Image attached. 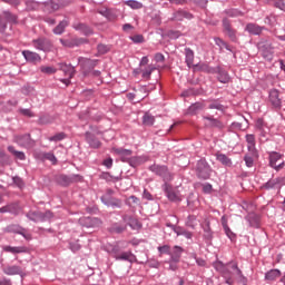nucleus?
Listing matches in <instances>:
<instances>
[{
    "instance_id": "nucleus-1",
    "label": "nucleus",
    "mask_w": 285,
    "mask_h": 285,
    "mask_svg": "<svg viewBox=\"0 0 285 285\" xmlns=\"http://www.w3.org/2000/svg\"><path fill=\"white\" fill-rule=\"evenodd\" d=\"M216 269L223 275H237V277H243L242 269L237 266V263H229L224 265L223 263H216Z\"/></svg>"
},
{
    "instance_id": "nucleus-2",
    "label": "nucleus",
    "mask_w": 285,
    "mask_h": 285,
    "mask_svg": "<svg viewBox=\"0 0 285 285\" xmlns=\"http://www.w3.org/2000/svg\"><path fill=\"white\" fill-rule=\"evenodd\" d=\"M268 161L271 168L274 170H282L284 169L285 161H284V154H279L277 151H269L268 153Z\"/></svg>"
},
{
    "instance_id": "nucleus-3",
    "label": "nucleus",
    "mask_w": 285,
    "mask_h": 285,
    "mask_svg": "<svg viewBox=\"0 0 285 285\" xmlns=\"http://www.w3.org/2000/svg\"><path fill=\"white\" fill-rule=\"evenodd\" d=\"M210 173H213L210 165L204 159L198 160L196 165V175L198 179H210Z\"/></svg>"
},
{
    "instance_id": "nucleus-4",
    "label": "nucleus",
    "mask_w": 285,
    "mask_h": 285,
    "mask_svg": "<svg viewBox=\"0 0 285 285\" xmlns=\"http://www.w3.org/2000/svg\"><path fill=\"white\" fill-rule=\"evenodd\" d=\"M31 45L36 50H40L41 52H52V48H55L52 45V41H50V39L45 37L33 39L31 41Z\"/></svg>"
},
{
    "instance_id": "nucleus-5",
    "label": "nucleus",
    "mask_w": 285,
    "mask_h": 285,
    "mask_svg": "<svg viewBox=\"0 0 285 285\" xmlns=\"http://www.w3.org/2000/svg\"><path fill=\"white\" fill-rule=\"evenodd\" d=\"M60 70L65 73V77H68L67 79H59L61 83H65V86H70L72 77L77 73V70H75V67L72 65H68L66 62H61L60 65Z\"/></svg>"
},
{
    "instance_id": "nucleus-6",
    "label": "nucleus",
    "mask_w": 285,
    "mask_h": 285,
    "mask_svg": "<svg viewBox=\"0 0 285 285\" xmlns=\"http://www.w3.org/2000/svg\"><path fill=\"white\" fill-rule=\"evenodd\" d=\"M163 190L166 195V197L169 199V202H181V194H179V190L174 189L170 184L165 183L163 185Z\"/></svg>"
},
{
    "instance_id": "nucleus-7",
    "label": "nucleus",
    "mask_w": 285,
    "mask_h": 285,
    "mask_svg": "<svg viewBox=\"0 0 285 285\" xmlns=\"http://www.w3.org/2000/svg\"><path fill=\"white\" fill-rule=\"evenodd\" d=\"M78 61L83 70V75H88L90 71L95 70L99 60L90 58H78Z\"/></svg>"
},
{
    "instance_id": "nucleus-8",
    "label": "nucleus",
    "mask_w": 285,
    "mask_h": 285,
    "mask_svg": "<svg viewBox=\"0 0 285 285\" xmlns=\"http://www.w3.org/2000/svg\"><path fill=\"white\" fill-rule=\"evenodd\" d=\"M223 32L227 35L230 41H237V30L233 28L228 18L223 19Z\"/></svg>"
},
{
    "instance_id": "nucleus-9",
    "label": "nucleus",
    "mask_w": 285,
    "mask_h": 285,
    "mask_svg": "<svg viewBox=\"0 0 285 285\" xmlns=\"http://www.w3.org/2000/svg\"><path fill=\"white\" fill-rule=\"evenodd\" d=\"M14 141L22 148H32V146H35V141L30 138V134L14 136Z\"/></svg>"
},
{
    "instance_id": "nucleus-10",
    "label": "nucleus",
    "mask_w": 285,
    "mask_h": 285,
    "mask_svg": "<svg viewBox=\"0 0 285 285\" xmlns=\"http://www.w3.org/2000/svg\"><path fill=\"white\" fill-rule=\"evenodd\" d=\"M81 226H86V228H92L95 226H101V220L97 217L83 216L79 219Z\"/></svg>"
},
{
    "instance_id": "nucleus-11",
    "label": "nucleus",
    "mask_w": 285,
    "mask_h": 285,
    "mask_svg": "<svg viewBox=\"0 0 285 285\" xmlns=\"http://www.w3.org/2000/svg\"><path fill=\"white\" fill-rule=\"evenodd\" d=\"M149 170L154 173V175H158V177H163V179L168 180V167L161 165H151L149 166Z\"/></svg>"
},
{
    "instance_id": "nucleus-12",
    "label": "nucleus",
    "mask_w": 285,
    "mask_h": 285,
    "mask_svg": "<svg viewBox=\"0 0 285 285\" xmlns=\"http://www.w3.org/2000/svg\"><path fill=\"white\" fill-rule=\"evenodd\" d=\"M4 253H11V255H22L26 253H29V249L27 246H10L6 245L2 247Z\"/></svg>"
},
{
    "instance_id": "nucleus-13",
    "label": "nucleus",
    "mask_w": 285,
    "mask_h": 285,
    "mask_svg": "<svg viewBox=\"0 0 285 285\" xmlns=\"http://www.w3.org/2000/svg\"><path fill=\"white\" fill-rule=\"evenodd\" d=\"M262 57L263 59H266V61H273V57L275 55V48H273V45L266 43L261 48Z\"/></svg>"
},
{
    "instance_id": "nucleus-14",
    "label": "nucleus",
    "mask_w": 285,
    "mask_h": 285,
    "mask_svg": "<svg viewBox=\"0 0 285 285\" xmlns=\"http://www.w3.org/2000/svg\"><path fill=\"white\" fill-rule=\"evenodd\" d=\"M22 56L29 63H41V56L30 50H23Z\"/></svg>"
},
{
    "instance_id": "nucleus-15",
    "label": "nucleus",
    "mask_w": 285,
    "mask_h": 285,
    "mask_svg": "<svg viewBox=\"0 0 285 285\" xmlns=\"http://www.w3.org/2000/svg\"><path fill=\"white\" fill-rule=\"evenodd\" d=\"M215 75L217 76V80L220 83H229L230 82V75H228V71L222 67H216Z\"/></svg>"
},
{
    "instance_id": "nucleus-16",
    "label": "nucleus",
    "mask_w": 285,
    "mask_h": 285,
    "mask_svg": "<svg viewBox=\"0 0 285 285\" xmlns=\"http://www.w3.org/2000/svg\"><path fill=\"white\" fill-rule=\"evenodd\" d=\"M269 104H272L273 108H282V99H279V91L277 89L269 91Z\"/></svg>"
},
{
    "instance_id": "nucleus-17",
    "label": "nucleus",
    "mask_w": 285,
    "mask_h": 285,
    "mask_svg": "<svg viewBox=\"0 0 285 285\" xmlns=\"http://www.w3.org/2000/svg\"><path fill=\"white\" fill-rule=\"evenodd\" d=\"M9 230L10 233H16L17 235H21L27 239V242H30V239H32V234H30L26 228L19 225L9 227Z\"/></svg>"
},
{
    "instance_id": "nucleus-18",
    "label": "nucleus",
    "mask_w": 285,
    "mask_h": 285,
    "mask_svg": "<svg viewBox=\"0 0 285 285\" xmlns=\"http://www.w3.org/2000/svg\"><path fill=\"white\" fill-rule=\"evenodd\" d=\"M245 140L247 142V150H248V153H250L253 156L257 155V148L255 147L256 146L255 135L247 134L245 136Z\"/></svg>"
},
{
    "instance_id": "nucleus-19",
    "label": "nucleus",
    "mask_w": 285,
    "mask_h": 285,
    "mask_svg": "<svg viewBox=\"0 0 285 285\" xmlns=\"http://www.w3.org/2000/svg\"><path fill=\"white\" fill-rule=\"evenodd\" d=\"M85 138L87 144H89L90 148H101V141H99L96 135H92L90 131H87L85 134Z\"/></svg>"
},
{
    "instance_id": "nucleus-20",
    "label": "nucleus",
    "mask_w": 285,
    "mask_h": 285,
    "mask_svg": "<svg viewBox=\"0 0 285 285\" xmlns=\"http://www.w3.org/2000/svg\"><path fill=\"white\" fill-rule=\"evenodd\" d=\"M184 254V249L180 246H174L170 249V258L171 262H175V264L179 263V261L181 259V255Z\"/></svg>"
},
{
    "instance_id": "nucleus-21",
    "label": "nucleus",
    "mask_w": 285,
    "mask_h": 285,
    "mask_svg": "<svg viewBox=\"0 0 285 285\" xmlns=\"http://www.w3.org/2000/svg\"><path fill=\"white\" fill-rule=\"evenodd\" d=\"M115 153H117V155L120 156L121 161L127 163V164L132 158V150H130V149L118 148L115 150Z\"/></svg>"
},
{
    "instance_id": "nucleus-22",
    "label": "nucleus",
    "mask_w": 285,
    "mask_h": 285,
    "mask_svg": "<svg viewBox=\"0 0 285 285\" xmlns=\"http://www.w3.org/2000/svg\"><path fill=\"white\" fill-rule=\"evenodd\" d=\"M245 30L246 32H248L249 35H254V36H257V35H262L263 30H264V27H261L259 24L257 23H247L246 27H245Z\"/></svg>"
},
{
    "instance_id": "nucleus-23",
    "label": "nucleus",
    "mask_w": 285,
    "mask_h": 285,
    "mask_svg": "<svg viewBox=\"0 0 285 285\" xmlns=\"http://www.w3.org/2000/svg\"><path fill=\"white\" fill-rule=\"evenodd\" d=\"M4 275H23V269L18 265H8L2 268Z\"/></svg>"
},
{
    "instance_id": "nucleus-24",
    "label": "nucleus",
    "mask_w": 285,
    "mask_h": 285,
    "mask_svg": "<svg viewBox=\"0 0 285 285\" xmlns=\"http://www.w3.org/2000/svg\"><path fill=\"white\" fill-rule=\"evenodd\" d=\"M184 19H193V13L184 10L174 12L171 21H184Z\"/></svg>"
},
{
    "instance_id": "nucleus-25",
    "label": "nucleus",
    "mask_w": 285,
    "mask_h": 285,
    "mask_svg": "<svg viewBox=\"0 0 285 285\" xmlns=\"http://www.w3.org/2000/svg\"><path fill=\"white\" fill-rule=\"evenodd\" d=\"M203 119H205L206 121H209L210 128H218V130H223V128L225 127L222 120L213 116H204Z\"/></svg>"
},
{
    "instance_id": "nucleus-26",
    "label": "nucleus",
    "mask_w": 285,
    "mask_h": 285,
    "mask_svg": "<svg viewBox=\"0 0 285 285\" xmlns=\"http://www.w3.org/2000/svg\"><path fill=\"white\" fill-rule=\"evenodd\" d=\"M101 202L106 206H111V208H121V200L115 199V198H109L108 196H101Z\"/></svg>"
},
{
    "instance_id": "nucleus-27",
    "label": "nucleus",
    "mask_w": 285,
    "mask_h": 285,
    "mask_svg": "<svg viewBox=\"0 0 285 285\" xmlns=\"http://www.w3.org/2000/svg\"><path fill=\"white\" fill-rule=\"evenodd\" d=\"M115 258L118 259V261H121V262H136V257L132 255L131 252H125V253H121V254H116L115 255Z\"/></svg>"
},
{
    "instance_id": "nucleus-28",
    "label": "nucleus",
    "mask_w": 285,
    "mask_h": 285,
    "mask_svg": "<svg viewBox=\"0 0 285 285\" xmlns=\"http://www.w3.org/2000/svg\"><path fill=\"white\" fill-rule=\"evenodd\" d=\"M73 28H75V30H78L79 32H81L86 37H90V35H92V28H90L89 26H87L85 23L73 24Z\"/></svg>"
},
{
    "instance_id": "nucleus-29",
    "label": "nucleus",
    "mask_w": 285,
    "mask_h": 285,
    "mask_svg": "<svg viewBox=\"0 0 285 285\" xmlns=\"http://www.w3.org/2000/svg\"><path fill=\"white\" fill-rule=\"evenodd\" d=\"M185 62L189 68H193V63L195 62V51L190 48H185Z\"/></svg>"
},
{
    "instance_id": "nucleus-30",
    "label": "nucleus",
    "mask_w": 285,
    "mask_h": 285,
    "mask_svg": "<svg viewBox=\"0 0 285 285\" xmlns=\"http://www.w3.org/2000/svg\"><path fill=\"white\" fill-rule=\"evenodd\" d=\"M147 159L146 157L144 156H135V157H131L129 159V166H131V168H137L139 166H141L142 164H146Z\"/></svg>"
},
{
    "instance_id": "nucleus-31",
    "label": "nucleus",
    "mask_w": 285,
    "mask_h": 285,
    "mask_svg": "<svg viewBox=\"0 0 285 285\" xmlns=\"http://www.w3.org/2000/svg\"><path fill=\"white\" fill-rule=\"evenodd\" d=\"M194 68L200 72H207V75H215L216 69V67H210L208 63H197L194 66Z\"/></svg>"
},
{
    "instance_id": "nucleus-32",
    "label": "nucleus",
    "mask_w": 285,
    "mask_h": 285,
    "mask_svg": "<svg viewBox=\"0 0 285 285\" xmlns=\"http://www.w3.org/2000/svg\"><path fill=\"white\" fill-rule=\"evenodd\" d=\"M0 213H11V214L19 215L21 213V208L19 207L18 204L8 205L0 208Z\"/></svg>"
},
{
    "instance_id": "nucleus-33",
    "label": "nucleus",
    "mask_w": 285,
    "mask_h": 285,
    "mask_svg": "<svg viewBox=\"0 0 285 285\" xmlns=\"http://www.w3.org/2000/svg\"><path fill=\"white\" fill-rule=\"evenodd\" d=\"M155 70H157V67H155L154 65H148L147 67H145L142 69V79H145V81H150V77L153 75V72H155Z\"/></svg>"
},
{
    "instance_id": "nucleus-34",
    "label": "nucleus",
    "mask_w": 285,
    "mask_h": 285,
    "mask_svg": "<svg viewBox=\"0 0 285 285\" xmlns=\"http://www.w3.org/2000/svg\"><path fill=\"white\" fill-rule=\"evenodd\" d=\"M246 222H248L249 226H252L253 228H259L262 219L258 215H247Z\"/></svg>"
},
{
    "instance_id": "nucleus-35",
    "label": "nucleus",
    "mask_w": 285,
    "mask_h": 285,
    "mask_svg": "<svg viewBox=\"0 0 285 285\" xmlns=\"http://www.w3.org/2000/svg\"><path fill=\"white\" fill-rule=\"evenodd\" d=\"M125 222H127L132 230H139V228H141V223H139V220H137L135 216H128L127 218H125Z\"/></svg>"
},
{
    "instance_id": "nucleus-36",
    "label": "nucleus",
    "mask_w": 285,
    "mask_h": 285,
    "mask_svg": "<svg viewBox=\"0 0 285 285\" xmlns=\"http://www.w3.org/2000/svg\"><path fill=\"white\" fill-rule=\"evenodd\" d=\"M69 21L67 19L59 22V24L53 28L52 32L53 35H62L66 32V28H68Z\"/></svg>"
},
{
    "instance_id": "nucleus-37",
    "label": "nucleus",
    "mask_w": 285,
    "mask_h": 285,
    "mask_svg": "<svg viewBox=\"0 0 285 285\" xmlns=\"http://www.w3.org/2000/svg\"><path fill=\"white\" fill-rule=\"evenodd\" d=\"M257 132L261 144H266V141H268V135H271V129L265 127L264 129H258Z\"/></svg>"
},
{
    "instance_id": "nucleus-38",
    "label": "nucleus",
    "mask_w": 285,
    "mask_h": 285,
    "mask_svg": "<svg viewBox=\"0 0 285 285\" xmlns=\"http://www.w3.org/2000/svg\"><path fill=\"white\" fill-rule=\"evenodd\" d=\"M208 108L209 110H220V112H223L224 105H222V101H219V99H213L209 100Z\"/></svg>"
},
{
    "instance_id": "nucleus-39",
    "label": "nucleus",
    "mask_w": 285,
    "mask_h": 285,
    "mask_svg": "<svg viewBox=\"0 0 285 285\" xmlns=\"http://www.w3.org/2000/svg\"><path fill=\"white\" fill-rule=\"evenodd\" d=\"M216 159L223 164V166H233V160H230L226 154H216Z\"/></svg>"
},
{
    "instance_id": "nucleus-40",
    "label": "nucleus",
    "mask_w": 285,
    "mask_h": 285,
    "mask_svg": "<svg viewBox=\"0 0 285 285\" xmlns=\"http://www.w3.org/2000/svg\"><path fill=\"white\" fill-rule=\"evenodd\" d=\"M255 157H257V154L253 156L250 151L244 156V161L247 168H253V166H255Z\"/></svg>"
},
{
    "instance_id": "nucleus-41",
    "label": "nucleus",
    "mask_w": 285,
    "mask_h": 285,
    "mask_svg": "<svg viewBox=\"0 0 285 285\" xmlns=\"http://www.w3.org/2000/svg\"><path fill=\"white\" fill-rule=\"evenodd\" d=\"M200 110H204V104L202 102H195L188 108L189 115H197V112H200Z\"/></svg>"
},
{
    "instance_id": "nucleus-42",
    "label": "nucleus",
    "mask_w": 285,
    "mask_h": 285,
    "mask_svg": "<svg viewBox=\"0 0 285 285\" xmlns=\"http://www.w3.org/2000/svg\"><path fill=\"white\" fill-rule=\"evenodd\" d=\"M282 275V272L279 269H272L266 273L265 278L269 282H274V279H277Z\"/></svg>"
},
{
    "instance_id": "nucleus-43",
    "label": "nucleus",
    "mask_w": 285,
    "mask_h": 285,
    "mask_svg": "<svg viewBox=\"0 0 285 285\" xmlns=\"http://www.w3.org/2000/svg\"><path fill=\"white\" fill-rule=\"evenodd\" d=\"M125 3L131 8V10H141L144 8V3L137 1V0H127Z\"/></svg>"
},
{
    "instance_id": "nucleus-44",
    "label": "nucleus",
    "mask_w": 285,
    "mask_h": 285,
    "mask_svg": "<svg viewBox=\"0 0 285 285\" xmlns=\"http://www.w3.org/2000/svg\"><path fill=\"white\" fill-rule=\"evenodd\" d=\"M9 153H11L12 155H14V157H17V159H20V161H26V154L23 151H18L14 149V147L9 146L8 147Z\"/></svg>"
},
{
    "instance_id": "nucleus-45",
    "label": "nucleus",
    "mask_w": 285,
    "mask_h": 285,
    "mask_svg": "<svg viewBox=\"0 0 285 285\" xmlns=\"http://www.w3.org/2000/svg\"><path fill=\"white\" fill-rule=\"evenodd\" d=\"M142 124H144V126H154L155 125V116L146 112L142 116Z\"/></svg>"
},
{
    "instance_id": "nucleus-46",
    "label": "nucleus",
    "mask_w": 285,
    "mask_h": 285,
    "mask_svg": "<svg viewBox=\"0 0 285 285\" xmlns=\"http://www.w3.org/2000/svg\"><path fill=\"white\" fill-rule=\"evenodd\" d=\"M222 224L227 237H229V239H233V237H235V234L230 230V227H228V223H226V216L222 217Z\"/></svg>"
},
{
    "instance_id": "nucleus-47",
    "label": "nucleus",
    "mask_w": 285,
    "mask_h": 285,
    "mask_svg": "<svg viewBox=\"0 0 285 285\" xmlns=\"http://www.w3.org/2000/svg\"><path fill=\"white\" fill-rule=\"evenodd\" d=\"M58 183L60 186H70L72 184L71 177L67 175H60L58 177Z\"/></svg>"
},
{
    "instance_id": "nucleus-48",
    "label": "nucleus",
    "mask_w": 285,
    "mask_h": 285,
    "mask_svg": "<svg viewBox=\"0 0 285 285\" xmlns=\"http://www.w3.org/2000/svg\"><path fill=\"white\" fill-rule=\"evenodd\" d=\"M279 184H282V178H274L265 184V188H267V190H269L271 188H277Z\"/></svg>"
},
{
    "instance_id": "nucleus-49",
    "label": "nucleus",
    "mask_w": 285,
    "mask_h": 285,
    "mask_svg": "<svg viewBox=\"0 0 285 285\" xmlns=\"http://www.w3.org/2000/svg\"><path fill=\"white\" fill-rule=\"evenodd\" d=\"M60 43L62 46H66L67 48H75L77 46H79V40H76V39H72V40H63V39H60Z\"/></svg>"
},
{
    "instance_id": "nucleus-50",
    "label": "nucleus",
    "mask_w": 285,
    "mask_h": 285,
    "mask_svg": "<svg viewBox=\"0 0 285 285\" xmlns=\"http://www.w3.org/2000/svg\"><path fill=\"white\" fill-rule=\"evenodd\" d=\"M225 14H227V17H244V12L239 11L238 9H227L225 10Z\"/></svg>"
},
{
    "instance_id": "nucleus-51",
    "label": "nucleus",
    "mask_w": 285,
    "mask_h": 285,
    "mask_svg": "<svg viewBox=\"0 0 285 285\" xmlns=\"http://www.w3.org/2000/svg\"><path fill=\"white\" fill-rule=\"evenodd\" d=\"M98 12L102 17H106V19H109V20L115 19V14L112 13L111 9L105 8V9L99 10Z\"/></svg>"
},
{
    "instance_id": "nucleus-52",
    "label": "nucleus",
    "mask_w": 285,
    "mask_h": 285,
    "mask_svg": "<svg viewBox=\"0 0 285 285\" xmlns=\"http://www.w3.org/2000/svg\"><path fill=\"white\" fill-rule=\"evenodd\" d=\"M40 72H42L43 75H55L57 72V68L41 66L40 67Z\"/></svg>"
},
{
    "instance_id": "nucleus-53",
    "label": "nucleus",
    "mask_w": 285,
    "mask_h": 285,
    "mask_svg": "<svg viewBox=\"0 0 285 285\" xmlns=\"http://www.w3.org/2000/svg\"><path fill=\"white\" fill-rule=\"evenodd\" d=\"M126 204H128V206H139L140 202L137 196H129L126 200Z\"/></svg>"
},
{
    "instance_id": "nucleus-54",
    "label": "nucleus",
    "mask_w": 285,
    "mask_h": 285,
    "mask_svg": "<svg viewBox=\"0 0 285 285\" xmlns=\"http://www.w3.org/2000/svg\"><path fill=\"white\" fill-rule=\"evenodd\" d=\"M97 50L99 52V55H106L107 52H110V47L104 43H99L97 46Z\"/></svg>"
},
{
    "instance_id": "nucleus-55",
    "label": "nucleus",
    "mask_w": 285,
    "mask_h": 285,
    "mask_svg": "<svg viewBox=\"0 0 285 285\" xmlns=\"http://www.w3.org/2000/svg\"><path fill=\"white\" fill-rule=\"evenodd\" d=\"M66 139L65 132L56 134L55 136L49 137V141H63Z\"/></svg>"
},
{
    "instance_id": "nucleus-56",
    "label": "nucleus",
    "mask_w": 285,
    "mask_h": 285,
    "mask_svg": "<svg viewBox=\"0 0 285 285\" xmlns=\"http://www.w3.org/2000/svg\"><path fill=\"white\" fill-rule=\"evenodd\" d=\"M43 159H48V161H52V164H57V157L52 153L42 154Z\"/></svg>"
},
{
    "instance_id": "nucleus-57",
    "label": "nucleus",
    "mask_w": 285,
    "mask_h": 285,
    "mask_svg": "<svg viewBox=\"0 0 285 285\" xmlns=\"http://www.w3.org/2000/svg\"><path fill=\"white\" fill-rule=\"evenodd\" d=\"M129 39L134 42V43H144L145 39L142 35H135L129 37Z\"/></svg>"
},
{
    "instance_id": "nucleus-58",
    "label": "nucleus",
    "mask_w": 285,
    "mask_h": 285,
    "mask_svg": "<svg viewBox=\"0 0 285 285\" xmlns=\"http://www.w3.org/2000/svg\"><path fill=\"white\" fill-rule=\"evenodd\" d=\"M167 37L169 39H179V37H181V32L180 31H175V30H169L167 32Z\"/></svg>"
},
{
    "instance_id": "nucleus-59",
    "label": "nucleus",
    "mask_w": 285,
    "mask_h": 285,
    "mask_svg": "<svg viewBox=\"0 0 285 285\" xmlns=\"http://www.w3.org/2000/svg\"><path fill=\"white\" fill-rule=\"evenodd\" d=\"M4 18L7 21H10L11 23L17 22V16L12 14L10 11H4Z\"/></svg>"
},
{
    "instance_id": "nucleus-60",
    "label": "nucleus",
    "mask_w": 285,
    "mask_h": 285,
    "mask_svg": "<svg viewBox=\"0 0 285 285\" xmlns=\"http://www.w3.org/2000/svg\"><path fill=\"white\" fill-rule=\"evenodd\" d=\"M170 246L168 245L158 247V252L160 253V255H170Z\"/></svg>"
},
{
    "instance_id": "nucleus-61",
    "label": "nucleus",
    "mask_w": 285,
    "mask_h": 285,
    "mask_svg": "<svg viewBox=\"0 0 285 285\" xmlns=\"http://www.w3.org/2000/svg\"><path fill=\"white\" fill-rule=\"evenodd\" d=\"M19 112H20V115H23V117H35V112H32V110H30V109H23V108H21V109H19Z\"/></svg>"
},
{
    "instance_id": "nucleus-62",
    "label": "nucleus",
    "mask_w": 285,
    "mask_h": 285,
    "mask_svg": "<svg viewBox=\"0 0 285 285\" xmlns=\"http://www.w3.org/2000/svg\"><path fill=\"white\" fill-rule=\"evenodd\" d=\"M154 59L156 63H164V61H166V57L161 52L156 53Z\"/></svg>"
},
{
    "instance_id": "nucleus-63",
    "label": "nucleus",
    "mask_w": 285,
    "mask_h": 285,
    "mask_svg": "<svg viewBox=\"0 0 285 285\" xmlns=\"http://www.w3.org/2000/svg\"><path fill=\"white\" fill-rule=\"evenodd\" d=\"M255 128L258 131V130H262L264 128H268V126H266V124H264L263 119H257Z\"/></svg>"
},
{
    "instance_id": "nucleus-64",
    "label": "nucleus",
    "mask_w": 285,
    "mask_h": 285,
    "mask_svg": "<svg viewBox=\"0 0 285 285\" xmlns=\"http://www.w3.org/2000/svg\"><path fill=\"white\" fill-rule=\"evenodd\" d=\"M275 8H278V10H283L285 12V1L284 0H278L274 3Z\"/></svg>"
}]
</instances>
